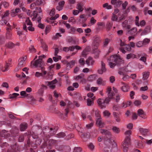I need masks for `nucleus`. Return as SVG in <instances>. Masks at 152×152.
I'll return each mask as SVG.
<instances>
[{
  "label": "nucleus",
  "mask_w": 152,
  "mask_h": 152,
  "mask_svg": "<svg viewBox=\"0 0 152 152\" xmlns=\"http://www.w3.org/2000/svg\"><path fill=\"white\" fill-rule=\"evenodd\" d=\"M45 57L44 55L39 56V59L36 60L33 64V65L36 67H38L41 68L40 69L43 75H46L47 73L46 71L45 70V68L44 67L45 65L44 62L42 59V58H44Z\"/></svg>",
  "instance_id": "1"
},
{
  "label": "nucleus",
  "mask_w": 152,
  "mask_h": 152,
  "mask_svg": "<svg viewBox=\"0 0 152 152\" xmlns=\"http://www.w3.org/2000/svg\"><path fill=\"white\" fill-rule=\"evenodd\" d=\"M120 59L119 57L116 55H113L107 59V62L110 67L113 68L118 63Z\"/></svg>",
  "instance_id": "2"
},
{
  "label": "nucleus",
  "mask_w": 152,
  "mask_h": 152,
  "mask_svg": "<svg viewBox=\"0 0 152 152\" xmlns=\"http://www.w3.org/2000/svg\"><path fill=\"white\" fill-rule=\"evenodd\" d=\"M109 102V99L107 98H106L105 99L100 98L97 100L98 105L101 109L105 108L106 104H108Z\"/></svg>",
  "instance_id": "3"
},
{
  "label": "nucleus",
  "mask_w": 152,
  "mask_h": 152,
  "mask_svg": "<svg viewBox=\"0 0 152 152\" xmlns=\"http://www.w3.org/2000/svg\"><path fill=\"white\" fill-rule=\"evenodd\" d=\"M17 32L20 39L22 41L25 39L26 36L25 33L27 32V29H18Z\"/></svg>",
  "instance_id": "4"
},
{
  "label": "nucleus",
  "mask_w": 152,
  "mask_h": 152,
  "mask_svg": "<svg viewBox=\"0 0 152 152\" xmlns=\"http://www.w3.org/2000/svg\"><path fill=\"white\" fill-rule=\"evenodd\" d=\"M93 38L92 48L97 49L99 45V43L101 41V38L99 37L95 36Z\"/></svg>",
  "instance_id": "5"
},
{
  "label": "nucleus",
  "mask_w": 152,
  "mask_h": 152,
  "mask_svg": "<svg viewBox=\"0 0 152 152\" xmlns=\"http://www.w3.org/2000/svg\"><path fill=\"white\" fill-rule=\"evenodd\" d=\"M129 138H127L124 140L122 144L123 150L124 152H127L128 150V146L129 144Z\"/></svg>",
  "instance_id": "6"
},
{
  "label": "nucleus",
  "mask_w": 152,
  "mask_h": 152,
  "mask_svg": "<svg viewBox=\"0 0 152 152\" xmlns=\"http://www.w3.org/2000/svg\"><path fill=\"white\" fill-rule=\"evenodd\" d=\"M106 92L107 94L109 101L110 99H113L115 94L114 92L112 91V88L110 87H108L107 88Z\"/></svg>",
  "instance_id": "7"
},
{
  "label": "nucleus",
  "mask_w": 152,
  "mask_h": 152,
  "mask_svg": "<svg viewBox=\"0 0 152 152\" xmlns=\"http://www.w3.org/2000/svg\"><path fill=\"white\" fill-rule=\"evenodd\" d=\"M26 23H23V28H27L26 25L29 26L27 28H34V27H32V24L30 20L29 19V18H27L25 21Z\"/></svg>",
  "instance_id": "8"
},
{
  "label": "nucleus",
  "mask_w": 152,
  "mask_h": 152,
  "mask_svg": "<svg viewBox=\"0 0 152 152\" xmlns=\"http://www.w3.org/2000/svg\"><path fill=\"white\" fill-rule=\"evenodd\" d=\"M57 82V80L56 79H55L50 82H45V84L47 86H49L50 88L52 89H53L55 88V84Z\"/></svg>",
  "instance_id": "9"
},
{
  "label": "nucleus",
  "mask_w": 152,
  "mask_h": 152,
  "mask_svg": "<svg viewBox=\"0 0 152 152\" xmlns=\"http://www.w3.org/2000/svg\"><path fill=\"white\" fill-rule=\"evenodd\" d=\"M105 143L107 144V145L104 148V152H111L110 142L109 141H106L105 142Z\"/></svg>",
  "instance_id": "10"
},
{
  "label": "nucleus",
  "mask_w": 152,
  "mask_h": 152,
  "mask_svg": "<svg viewBox=\"0 0 152 152\" xmlns=\"http://www.w3.org/2000/svg\"><path fill=\"white\" fill-rule=\"evenodd\" d=\"M96 124L100 128H102L104 127L105 125L104 123L102 118H96Z\"/></svg>",
  "instance_id": "11"
},
{
  "label": "nucleus",
  "mask_w": 152,
  "mask_h": 152,
  "mask_svg": "<svg viewBox=\"0 0 152 152\" xmlns=\"http://www.w3.org/2000/svg\"><path fill=\"white\" fill-rule=\"evenodd\" d=\"M91 50V48L89 46H87L82 53V56L85 57L88 54Z\"/></svg>",
  "instance_id": "12"
},
{
  "label": "nucleus",
  "mask_w": 152,
  "mask_h": 152,
  "mask_svg": "<svg viewBox=\"0 0 152 152\" xmlns=\"http://www.w3.org/2000/svg\"><path fill=\"white\" fill-rule=\"evenodd\" d=\"M10 64V63H6L3 67L2 64H0V71L1 70L3 72L7 71L8 70V67Z\"/></svg>",
  "instance_id": "13"
},
{
  "label": "nucleus",
  "mask_w": 152,
  "mask_h": 152,
  "mask_svg": "<svg viewBox=\"0 0 152 152\" xmlns=\"http://www.w3.org/2000/svg\"><path fill=\"white\" fill-rule=\"evenodd\" d=\"M10 136V134L6 130H3L0 133V136L1 137H4L5 138H7Z\"/></svg>",
  "instance_id": "14"
},
{
  "label": "nucleus",
  "mask_w": 152,
  "mask_h": 152,
  "mask_svg": "<svg viewBox=\"0 0 152 152\" xmlns=\"http://www.w3.org/2000/svg\"><path fill=\"white\" fill-rule=\"evenodd\" d=\"M100 132L103 134H105L106 137L108 138V139L111 138V133L109 131L106 130L102 129L101 130Z\"/></svg>",
  "instance_id": "15"
},
{
  "label": "nucleus",
  "mask_w": 152,
  "mask_h": 152,
  "mask_svg": "<svg viewBox=\"0 0 152 152\" xmlns=\"http://www.w3.org/2000/svg\"><path fill=\"white\" fill-rule=\"evenodd\" d=\"M139 130L140 132L144 136L148 135L149 133V130L147 129L140 128Z\"/></svg>",
  "instance_id": "16"
},
{
  "label": "nucleus",
  "mask_w": 152,
  "mask_h": 152,
  "mask_svg": "<svg viewBox=\"0 0 152 152\" xmlns=\"http://www.w3.org/2000/svg\"><path fill=\"white\" fill-rule=\"evenodd\" d=\"M26 56L22 57L20 58L18 60V66L21 67L24 66L25 64V60L26 59Z\"/></svg>",
  "instance_id": "17"
},
{
  "label": "nucleus",
  "mask_w": 152,
  "mask_h": 152,
  "mask_svg": "<svg viewBox=\"0 0 152 152\" xmlns=\"http://www.w3.org/2000/svg\"><path fill=\"white\" fill-rule=\"evenodd\" d=\"M75 63L76 61L74 60H72L69 62L66 61V66L68 68H72L74 66Z\"/></svg>",
  "instance_id": "18"
},
{
  "label": "nucleus",
  "mask_w": 152,
  "mask_h": 152,
  "mask_svg": "<svg viewBox=\"0 0 152 152\" xmlns=\"http://www.w3.org/2000/svg\"><path fill=\"white\" fill-rule=\"evenodd\" d=\"M122 86L121 87V89L123 91L126 92L128 91L129 89V86L126 83H122Z\"/></svg>",
  "instance_id": "19"
},
{
  "label": "nucleus",
  "mask_w": 152,
  "mask_h": 152,
  "mask_svg": "<svg viewBox=\"0 0 152 152\" xmlns=\"http://www.w3.org/2000/svg\"><path fill=\"white\" fill-rule=\"evenodd\" d=\"M137 112L138 115L140 117L144 118H146L144 111L142 109H139L137 110Z\"/></svg>",
  "instance_id": "20"
},
{
  "label": "nucleus",
  "mask_w": 152,
  "mask_h": 152,
  "mask_svg": "<svg viewBox=\"0 0 152 152\" xmlns=\"http://www.w3.org/2000/svg\"><path fill=\"white\" fill-rule=\"evenodd\" d=\"M97 84L98 85H102L104 86L106 83V81L103 80L102 78H99L96 81Z\"/></svg>",
  "instance_id": "21"
},
{
  "label": "nucleus",
  "mask_w": 152,
  "mask_h": 152,
  "mask_svg": "<svg viewBox=\"0 0 152 152\" xmlns=\"http://www.w3.org/2000/svg\"><path fill=\"white\" fill-rule=\"evenodd\" d=\"M86 62L88 66L91 65L93 64L94 61L93 60L92 58L89 57L86 61Z\"/></svg>",
  "instance_id": "22"
},
{
  "label": "nucleus",
  "mask_w": 152,
  "mask_h": 152,
  "mask_svg": "<svg viewBox=\"0 0 152 152\" xmlns=\"http://www.w3.org/2000/svg\"><path fill=\"white\" fill-rule=\"evenodd\" d=\"M93 48V53L94 55L95 56L94 57L95 58H98L99 55L100 53V51L99 50L97 49H94Z\"/></svg>",
  "instance_id": "23"
},
{
  "label": "nucleus",
  "mask_w": 152,
  "mask_h": 152,
  "mask_svg": "<svg viewBox=\"0 0 152 152\" xmlns=\"http://www.w3.org/2000/svg\"><path fill=\"white\" fill-rule=\"evenodd\" d=\"M132 131L131 130L126 131L124 133L125 135L126 136L124 140H125L127 138H129V142L130 140V135L131 134Z\"/></svg>",
  "instance_id": "24"
},
{
  "label": "nucleus",
  "mask_w": 152,
  "mask_h": 152,
  "mask_svg": "<svg viewBox=\"0 0 152 152\" xmlns=\"http://www.w3.org/2000/svg\"><path fill=\"white\" fill-rule=\"evenodd\" d=\"M142 74L143 75L142 79L143 80H145L148 78L149 76L150 72H143Z\"/></svg>",
  "instance_id": "25"
},
{
  "label": "nucleus",
  "mask_w": 152,
  "mask_h": 152,
  "mask_svg": "<svg viewBox=\"0 0 152 152\" xmlns=\"http://www.w3.org/2000/svg\"><path fill=\"white\" fill-rule=\"evenodd\" d=\"M113 114L115 121L117 122H120L121 121V118L119 116V114L115 112H114Z\"/></svg>",
  "instance_id": "26"
},
{
  "label": "nucleus",
  "mask_w": 152,
  "mask_h": 152,
  "mask_svg": "<svg viewBox=\"0 0 152 152\" xmlns=\"http://www.w3.org/2000/svg\"><path fill=\"white\" fill-rule=\"evenodd\" d=\"M48 143L49 146L52 147L56 144L57 141L55 140L51 139L49 140Z\"/></svg>",
  "instance_id": "27"
},
{
  "label": "nucleus",
  "mask_w": 152,
  "mask_h": 152,
  "mask_svg": "<svg viewBox=\"0 0 152 152\" xmlns=\"http://www.w3.org/2000/svg\"><path fill=\"white\" fill-rule=\"evenodd\" d=\"M128 33L133 36H135L137 33V29H130L128 31Z\"/></svg>",
  "instance_id": "28"
},
{
  "label": "nucleus",
  "mask_w": 152,
  "mask_h": 152,
  "mask_svg": "<svg viewBox=\"0 0 152 152\" xmlns=\"http://www.w3.org/2000/svg\"><path fill=\"white\" fill-rule=\"evenodd\" d=\"M27 124L26 123H23L21 124L20 125V130L22 131L25 130L27 127Z\"/></svg>",
  "instance_id": "29"
},
{
  "label": "nucleus",
  "mask_w": 152,
  "mask_h": 152,
  "mask_svg": "<svg viewBox=\"0 0 152 152\" xmlns=\"http://www.w3.org/2000/svg\"><path fill=\"white\" fill-rule=\"evenodd\" d=\"M79 135L82 138H88L89 137L90 135L89 133L83 134L82 132H80L79 133Z\"/></svg>",
  "instance_id": "30"
},
{
  "label": "nucleus",
  "mask_w": 152,
  "mask_h": 152,
  "mask_svg": "<svg viewBox=\"0 0 152 152\" xmlns=\"http://www.w3.org/2000/svg\"><path fill=\"white\" fill-rule=\"evenodd\" d=\"M135 55L134 56V58H137L138 59L140 56H146V55L143 53L142 52H139V53H136Z\"/></svg>",
  "instance_id": "31"
},
{
  "label": "nucleus",
  "mask_w": 152,
  "mask_h": 152,
  "mask_svg": "<svg viewBox=\"0 0 152 152\" xmlns=\"http://www.w3.org/2000/svg\"><path fill=\"white\" fill-rule=\"evenodd\" d=\"M122 25L123 27L126 28H130V25H128V20H125L122 23Z\"/></svg>",
  "instance_id": "32"
},
{
  "label": "nucleus",
  "mask_w": 152,
  "mask_h": 152,
  "mask_svg": "<svg viewBox=\"0 0 152 152\" xmlns=\"http://www.w3.org/2000/svg\"><path fill=\"white\" fill-rule=\"evenodd\" d=\"M131 101H129L126 102H123L121 104V107L123 108H126L129 106L131 104Z\"/></svg>",
  "instance_id": "33"
},
{
  "label": "nucleus",
  "mask_w": 152,
  "mask_h": 152,
  "mask_svg": "<svg viewBox=\"0 0 152 152\" xmlns=\"http://www.w3.org/2000/svg\"><path fill=\"white\" fill-rule=\"evenodd\" d=\"M112 130L114 133L117 134L119 133L120 132L119 128L115 126H113Z\"/></svg>",
  "instance_id": "34"
},
{
  "label": "nucleus",
  "mask_w": 152,
  "mask_h": 152,
  "mask_svg": "<svg viewBox=\"0 0 152 152\" xmlns=\"http://www.w3.org/2000/svg\"><path fill=\"white\" fill-rule=\"evenodd\" d=\"M96 77L95 75H92L89 76L87 80L89 81H92L95 80Z\"/></svg>",
  "instance_id": "35"
},
{
  "label": "nucleus",
  "mask_w": 152,
  "mask_h": 152,
  "mask_svg": "<svg viewBox=\"0 0 152 152\" xmlns=\"http://www.w3.org/2000/svg\"><path fill=\"white\" fill-rule=\"evenodd\" d=\"M103 114L104 116L107 118H108L111 114L110 112L107 110L104 111L103 112Z\"/></svg>",
  "instance_id": "36"
},
{
  "label": "nucleus",
  "mask_w": 152,
  "mask_h": 152,
  "mask_svg": "<svg viewBox=\"0 0 152 152\" xmlns=\"http://www.w3.org/2000/svg\"><path fill=\"white\" fill-rule=\"evenodd\" d=\"M135 55L132 53H129L126 55V58L127 59L130 58L133 59L134 58Z\"/></svg>",
  "instance_id": "37"
},
{
  "label": "nucleus",
  "mask_w": 152,
  "mask_h": 152,
  "mask_svg": "<svg viewBox=\"0 0 152 152\" xmlns=\"http://www.w3.org/2000/svg\"><path fill=\"white\" fill-rule=\"evenodd\" d=\"M95 115L96 118H101L100 117V112L99 110L97 109L95 111Z\"/></svg>",
  "instance_id": "38"
},
{
  "label": "nucleus",
  "mask_w": 152,
  "mask_h": 152,
  "mask_svg": "<svg viewBox=\"0 0 152 152\" xmlns=\"http://www.w3.org/2000/svg\"><path fill=\"white\" fill-rule=\"evenodd\" d=\"M11 34L10 31V29H7V31L6 33V37L7 38L10 39L11 38Z\"/></svg>",
  "instance_id": "39"
},
{
  "label": "nucleus",
  "mask_w": 152,
  "mask_h": 152,
  "mask_svg": "<svg viewBox=\"0 0 152 152\" xmlns=\"http://www.w3.org/2000/svg\"><path fill=\"white\" fill-rule=\"evenodd\" d=\"M111 19L113 21H118V18L117 15H116L115 13H113V16L111 18Z\"/></svg>",
  "instance_id": "40"
},
{
  "label": "nucleus",
  "mask_w": 152,
  "mask_h": 152,
  "mask_svg": "<svg viewBox=\"0 0 152 152\" xmlns=\"http://www.w3.org/2000/svg\"><path fill=\"white\" fill-rule=\"evenodd\" d=\"M103 7L104 8H106L107 9H110L112 8V7L110 5H108V3H106L103 5Z\"/></svg>",
  "instance_id": "41"
},
{
  "label": "nucleus",
  "mask_w": 152,
  "mask_h": 152,
  "mask_svg": "<svg viewBox=\"0 0 152 152\" xmlns=\"http://www.w3.org/2000/svg\"><path fill=\"white\" fill-rule=\"evenodd\" d=\"M150 32V29H144L141 33V35H144L147 34Z\"/></svg>",
  "instance_id": "42"
},
{
  "label": "nucleus",
  "mask_w": 152,
  "mask_h": 152,
  "mask_svg": "<svg viewBox=\"0 0 152 152\" xmlns=\"http://www.w3.org/2000/svg\"><path fill=\"white\" fill-rule=\"evenodd\" d=\"M66 136V134L63 132H60L56 135V137L58 138H62Z\"/></svg>",
  "instance_id": "43"
},
{
  "label": "nucleus",
  "mask_w": 152,
  "mask_h": 152,
  "mask_svg": "<svg viewBox=\"0 0 152 152\" xmlns=\"http://www.w3.org/2000/svg\"><path fill=\"white\" fill-rule=\"evenodd\" d=\"M122 1L120 0L117 1L116 3L114 5L115 7H120L122 4Z\"/></svg>",
  "instance_id": "44"
},
{
  "label": "nucleus",
  "mask_w": 152,
  "mask_h": 152,
  "mask_svg": "<svg viewBox=\"0 0 152 152\" xmlns=\"http://www.w3.org/2000/svg\"><path fill=\"white\" fill-rule=\"evenodd\" d=\"M150 42V40L149 39L145 38V39L142 41L143 44L144 45H146L148 44Z\"/></svg>",
  "instance_id": "45"
},
{
  "label": "nucleus",
  "mask_w": 152,
  "mask_h": 152,
  "mask_svg": "<svg viewBox=\"0 0 152 152\" xmlns=\"http://www.w3.org/2000/svg\"><path fill=\"white\" fill-rule=\"evenodd\" d=\"M53 58L54 61L55 62H57L59 60L61 59V57L60 56L57 55L55 57H53Z\"/></svg>",
  "instance_id": "46"
},
{
  "label": "nucleus",
  "mask_w": 152,
  "mask_h": 152,
  "mask_svg": "<svg viewBox=\"0 0 152 152\" xmlns=\"http://www.w3.org/2000/svg\"><path fill=\"white\" fill-rule=\"evenodd\" d=\"M93 103V100L91 99H87V105L88 106H91Z\"/></svg>",
  "instance_id": "47"
},
{
  "label": "nucleus",
  "mask_w": 152,
  "mask_h": 152,
  "mask_svg": "<svg viewBox=\"0 0 152 152\" xmlns=\"http://www.w3.org/2000/svg\"><path fill=\"white\" fill-rule=\"evenodd\" d=\"M14 46V45L11 42H9L6 45L7 48H12Z\"/></svg>",
  "instance_id": "48"
},
{
  "label": "nucleus",
  "mask_w": 152,
  "mask_h": 152,
  "mask_svg": "<svg viewBox=\"0 0 152 152\" xmlns=\"http://www.w3.org/2000/svg\"><path fill=\"white\" fill-rule=\"evenodd\" d=\"M68 21L69 23L72 22V24H74L75 23L76 20L74 17H70L68 20Z\"/></svg>",
  "instance_id": "49"
},
{
  "label": "nucleus",
  "mask_w": 152,
  "mask_h": 152,
  "mask_svg": "<svg viewBox=\"0 0 152 152\" xmlns=\"http://www.w3.org/2000/svg\"><path fill=\"white\" fill-rule=\"evenodd\" d=\"M84 77V75L83 74H81L79 75L76 76L74 77V79L75 80H78L79 79H81L82 77Z\"/></svg>",
  "instance_id": "50"
},
{
  "label": "nucleus",
  "mask_w": 152,
  "mask_h": 152,
  "mask_svg": "<svg viewBox=\"0 0 152 152\" xmlns=\"http://www.w3.org/2000/svg\"><path fill=\"white\" fill-rule=\"evenodd\" d=\"M19 95V94L16 93H13L12 94L10 95V98L12 99L16 98V97Z\"/></svg>",
  "instance_id": "51"
},
{
  "label": "nucleus",
  "mask_w": 152,
  "mask_h": 152,
  "mask_svg": "<svg viewBox=\"0 0 152 152\" xmlns=\"http://www.w3.org/2000/svg\"><path fill=\"white\" fill-rule=\"evenodd\" d=\"M88 148L91 150H93L94 148V145L91 142H90L89 143V144L88 145Z\"/></svg>",
  "instance_id": "52"
},
{
  "label": "nucleus",
  "mask_w": 152,
  "mask_h": 152,
  "mask_svg": "<svg viewBox=\"0 0 152 152\" xmlns=\"http://www.w3.org/2000/svg\"><path fill=\"white\" fill-rule=\"evenodd\" d=\"M113 25V23L112 22H108L106 24V26L107 28H112Z\"/></svg>",
  "instance_id": "53"
},
{
  "label": "nucleus",
  "mask_w": 152,
  "mask_h": 152,
  "mask_svg": "<svg viewBox=\"0 0 152 152\" xmlns=\"http://www.w3.org/2000/svg\"><path fill=\"white\" fill-rule=\"evenodd\" d=\"M94 123L93 122H91L90 124H86V127L87 129H90L92 126H93Z\"/></svg>",
  "instance_id": "54"
},
{
  "label": "nucleus",
  "mask_w": 152,
  "mask_h": 152,
  "mask_svg": "<svg viewBox=\"0 0 152 152\" xmlns=\"http://www.w3.org/2000/svg\"><path fill=\"white\" fill-rule=\"evenodd\" d=\"M141 103V102L139 100H136L134 102V104L137 106L140 105Z\"/></svg>",
  "instance_id": "55"
},
{
  "label": "nucleus",
  "mask_w": 152,
  "mask_h": 152,
  "mask_svg": "<svg viewBox=\"0 0 152 152\" xmlns=\"http://www.w3.org/2000/svg\"><path fill=\"white\" fill-rule=\"evenodd\" d=\"M79 62L80 64L82 66H84L85 64L84 58H81L79 60Z\"/></svg>",
  "instance_id": "56"
},
{
  "label": "nucleus",
  "mask_w": 152,
  "mask_h": 152,
  "mask_svg": "<svg viewBox=\"0 0 152 152\" xmlns=\"http://www.w3.org/2000/svg\"><path fill=\"white\" fill-rule=\"evenodd\" d=\"M144 45L142 41H140L137 42L136 44V46L138 48L141 47Z\"/></svg>",
  "instance_id": "57"
},
{
  "label": "nucleus",
  "mask_w": 152,
  "mask_h": 152,
  "mask_svg": "<svg viewBox=\"0 0 152 152\" xmlns=\"http://www.w3.org/2000/svg\"><path fill=\"white\" fill-rule=\"evenodd\" d=\"M76 8L80 12L82 11L83 10V8L80 4H77Z\"/></svg>",
  "instance_id": "58"
},
{
  "label": "nucleus",
  "mask_w": 152,
  "mask_h": 152,
  "mask_svg": "<svg viewBox=\"0 0 152 152\" xmlns=\"http://www.w3.org/2000/svg\"><path fill=\"white\" fill-rule=\"evenodd\" d=\"M106 71V68H102L99 69L98 70V72L99 74H102L104 72H105Z\"/></svg>",
  "instance_id": "59"
},
{
  "label": "nucleus",
  "mask_w": 152,
  "mask_h": 152,
  "mask_svg": "<svg viewBox=\"0 0 152 152\" xmlns=\"http://www.w3.org/2000/svg\"><path fill=\"white\" fill-rule=\"evenodd\" d=\"M145 56H142L140 58V60L143 61L145 64H146V58Z\"/></svg>",
  "instance_id": "60"
},
{
  "label": "nucleus",
  "mask_w": 152,
  "mask_h": 152,
  "mask_svg": "<svg viewBox=\"0 0 152 152\" xmlns=\"http://www.w3.org/2000/svg\"><path fill=\"white\" fill-rule=\"evenodd\" d=\"M28 97L31 99V101L32 103H34L36 102V99L33 97L31 95L29 94L28 95Z\"/></svg>",
  "instance_id": "61"
},
{
  "label": "nucleus",
  "mask_w": 152,
  "mask_h": 152,
  "mask_svg": "<svg viewBox=\"0 0 152 152\" xmlns=\"http://www.w3.org/2000/svg\"><path fill=\"white\" fill-rule=\"evenodd\" d=\"M0 4H1V5L3 4L4 7L5 8L8 7L9 6V3L6 1L2 2Z\"/></svg>",
  "instance_id": "62"
},
{
  "label": "nucleus",
  "mask_w": 152,
  "mask_h": 152,
  "mask_svg": "<svg viewBox=\"0 0 152 152\" xmlns=\"http://www.w3.org/2000/svg\"><path fill=\"white\" fill-rule=\"evenodd\" d=\"M35 76L37 77H39L40 76L42 77L43 74L42 73L38 72H36L35 74Z\"/></svg>",
  "instance_id": "63"
},
{
  "label": "nucleus",
  "mask_w": 152,
  "mask_h": 152,
  "mask_svg": "<svg viewBox=\"0 0 152 152\" xmlns=\"http://www.w3.org/2000/svg\"><path fill=\"white\" fill-rule=\"evenodd\" d=\"M82 151L81 148L80 147L75 148L73 152H80Z\"/></svg>",
  "instance_id": "64"
}]
</instances>
